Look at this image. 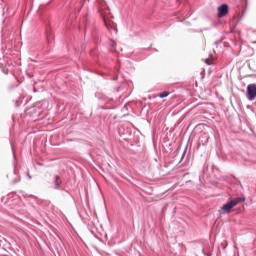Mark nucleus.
Here are the masks:
<instances>
[{
  "instance_id": "1",
  "label": "nucleus",
  "mask_w": 256,
  "mask_h": 256,
  "mask_svg": "<svg viewBox=\"0 0 256 256\" xmlns=\"http://www.w3.org/2000/svg\"><path fill=\"white\" fill-rule=\"evenodd\" d=\"M245 201V198H237L234 200L229 201L228 203L224 204L222 207L223 213H229L235 205H238L239 203Z\"/></svg>"
},
{
  "instance_id": "2",
  "label": "nucleus",
  "mask_w": 256,
  "mask_h": 256,
  "mask_svg": "<svg viewBox=\"0 0 256 256\" xmlns=\"http://www.w3.org/2000/svg\"><path fill=\"white\" fill-rule=\"evenodd\" d=\"M246 97L248 101H255L256 99V84H249L246 88Z\"/></svg>"
},
{
  "instance_id": "3",
  "label": "nucleus",
  "mask_w": 256,
  "mask_h": 256,
  "mask_svg": "<svg viewBox=\"0 0 256 256\" xmlns=\"http://www.w3.org/2000/svg\"><path fill=\"white\" fill-rule=\"evenodd\" d=\"M97 3H98V11L101 17H105L107 13H109V7L107 6V2H105V0H97Z\"/></svg>"
},
{
  "instance_id": "4",
  "label": "nucleus",
  "mask_w": 256,
  "mask_h": 256,
  "mask_svg": "<svg viewBox=\"0 0 256 256\" xmlns=\"http://www.w3.org/2000/svg\"><path fill=\"white\" fill-rule=\"evenodd\" d=\"M229 13V5L222 4L220 7H218V17H225Z\"/></svg>"
},
{
  "instance_id": "5",
  "label": "nucleus",
  "mask_w": 256,
  "mask_h": 256,
  "mask_svg": "<svg viewBox=\"0 0 256 256\" xmlns=\"http://www.w3.org/2000/svg\"><path fill=\"white\" fill-rule=\"evenodd\" d=\"M54 189H61V177L55 176Z\"/></svg>"
},
{
  "instance_id": "6",
  "label": "nucleus",
  "mask_w": 256,
  "mask_h": 256,
  "mask_svg": "<svg viewBox=\"0 0 256 256\" xmlns=\"http://www.w3.org/2000/svg\"><path fill=\"white\" fill-rule=\"evenodd\" d=\"M169 94H170L169 92L164 91V92L160 93L158 95V97H160V99H165V97H169Z\"/></svg>"
},
{
  "instance_id": "7",
  "label": "nucleus",
  "mask_w": 256,
  "mask_h": 256,
  "mask_svg": "<svg viewBox=\"0 0 256 256\" xmlns=\"http://www.w3.org/2000/svg\"><path fill=\"white\" fill-rule=\"evenodd\" d=\"M185 155H187V148H185L183 153H182V156H181V159H180V163H181V161H183V159H185Z\"/></svg>"
},
{
  "instance_id": "8",
  "label": "nucleus",
  "mask_w": 256,
  "mask_h": 256,
  "mask_svg": "<svg viewBox=\"0 0 256 256\" xmlns=\"http://www.w3.org/2000/svg\"><path fill=\"white\" fill-rule=\"evenodd\" d=\"M46 39L48 43H51V35L47 34Z\"/></svg>"
},
{
  "instance_id": "9",
  "label": "nucleus",
  "mask_w": 256,
  "mask_h": 256,
  "mask_svg": "<svg viewBox=\"0 0 256 256\" xmlns=\"http://www.w3.org/2000/svg\"><path fill=\"white\" fill-rule=\"evenodd\" d=\"M205 63H206V65H211V61L209 60V58H207V59L205 60Z\"/></svg>"
},
{
  "instance_id": "10",
  "label": "nucleus",
  "mask_w": 256,
  "mask_h": 256,
  "mask_svg": "<svg viewBox=\"0 0 256 256\" xmlns=\"http://www.w3.org/2000/svg\"><path fill=\"white\" fill-rule=\"evenodd\" d=\"M19 181H21V177H18L17 179H15V180L13 181V183H19Z\"/></svg>"
},
{
  "instance_id": "11",
  "label": "nucleus",
  "mask_w": 256,
  "mask_h": 256,
  "mask_svg": "<svg viewBox=\"0 0 256 256\" xmlns=\"http://www.w3.org/2000/svg\"><path fill=\"white\" fill-rule=\"evenodd\" d=\"M219 44H221V40H217L214 42V45H219Z\"/></svg>"
},
{
  "instance_id": "12",
  "label": "nucleus",
  "mask_w": 256,
  "mask_h": 256,
  "mask_svg": "<svg viewBox=\"0 0 256 256\" xmlns=\"http://www.w3.org/2000/svg\"><path fill=\"white\" fill-rule=\"evenodd\" d=\"M181 151V148H178L177 150H176V155H178V153Z\"/></svg>"
},
{
  "instance_id": "13",
  "label": "nucleus",
  "mask_w": 256,
  "mask_h": 256,
  "mask_svg": "<svg viewBox=\"0 0 256 256\" xmlns=\"http://www.w3.org/2000/svg\"><path fill=\"white\" fill-rule=\"evenodd\" d=\"M27 175H28V179H31V175L29 174V172H27Z\"/></svg>"
},
{
  "instance_id": "14",
  "label": "nucleus",
  "mask_w": 256,
  "mask_h": 256,
  "mask_svg": "<svg viewBox=\"0 0 256 256\" xmlns=\"http://www.w3.org/2000/svg\"><path fill=\"white\" fill-rule=\"evenodd\" d=\"M252 43H253L254 45H256V41H253Z\"/></svg>"
},
{
  "instance_id": "15",
  "label": "nucleus",
  "mask_w": 256,
  "mask_h": 256,
  "mask_svg": "<svg viewBox=\"0 0 256 256\" xmlns=\"http://www.w3.org/2000/svg\"><path fill=\"white\" fill-rule=\"evenodd\" d=\"M114 81H117V77H116V78H114Z\"/></svg>"
},
{
  "instance_id": "16",
  "label": "nucleus",
  "mask_w": 256,
  "mask_h": 256,
  "mask_svg": "<svg viewBox=\"0 0 256 256\" xmlns=\"http://www.w3.org/2000/svg\"><path fill=\"white\" fill-rule=\"evenodd\" d=\"M15 175H17V171H14Z\"/></svg>"
}]
</instances>
